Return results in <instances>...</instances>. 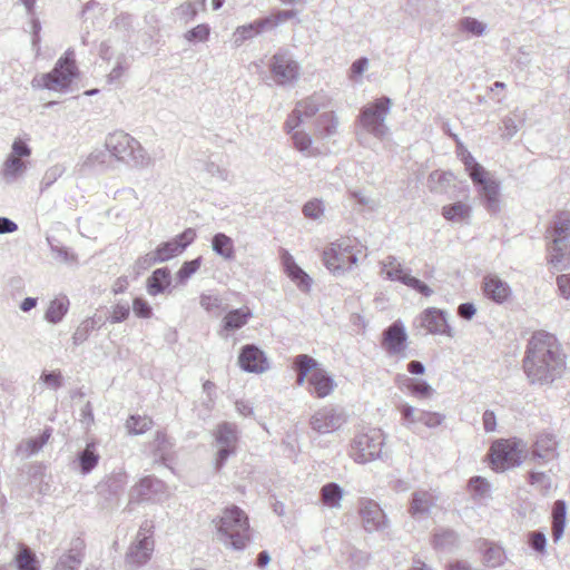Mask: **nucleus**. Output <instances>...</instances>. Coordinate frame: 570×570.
Instances as JSON below:
<instances>
[{
    "label": "nucleus",
    "instance_id": "62",
    "mask_svg": "<svg viewBox=\"0 0 570 570\" xmlns=\"http://www.w3.org/2000/svg\"><path fill=\"white\" fill-rule=\"evenodd\" d=\"M324 213L323 203L318 199L307 202L303 207V214L311 219L320 218Z\"/></svg>",
    "mask_w": 570,
    "mask_h": 570
},
{
    "label": "nucleus",
    "instance_id": "39",
    "mask_svg": "<svg viewBox=\"0 0 570 570\" xmlns=\"http://www.w3.org/2000/svg\"><path fill=\"white\" fill-rule=\"evenodd\" d=\"M212 249L216 255L226 261L235 258V248L233 239L224 233H217L212 238Z\"/></svg>",
    "mask_w": 570,
    "mask_h": 570
},
{
    "label": "nucleus",
    "instance_id": "27",
    "mask_svg": "<svg viewBox=\"0 0 570 570\" xmlns=\"http://www.w3.org/2000/svg\"><path fill=\"white\" fill-rule=\"evenodd\" d=\"M308 383L313 387L312 393L320 399L328 396L336 387L333 376L325 370H315L312 372L308 377Z\"/></svg>",
    "mask_w": 570,
    "mask_h": 570
},
{
    "label": "nucleus",
    "instance_id": "4",
    "mask_svg": "<svg viewBox=\"0 0 570 570\" xmlns=\"http://www.w3.org/2000/svg\"><path fill=\"white\" fill-rule=\"evenodd\" d=\"M462 163L476 188L482 205L488 212L498 213L500 210L499 183L490 177L485 168L469 151L462 155Z\"/></svg>",
    "mask_w": 570,
    "mask_h": 570
},
{
    "label": "nucleus",
    "instance_id": "23",
    "mask_svg": "<svg viewBox=\"0 0 570 570\" xmlns=\"http://www.w3.org/2000/svg\"><path fill=\"white\" fill-rule=\"evenodd\" d=\"M407 335L402 322L396 321L392 323L383 332V345L385 346L389 354L396 355L405 350V342Z\"/></svg>",
    "mask_w": 570,
    "mask_h": 570
},
{
    "label": "nucleus",
    "instance_id": "47",
    "mask_svg": "<svg viewBox=\"0 0 570 570\" xmlns=\"http://www.w3.org/2000/svg\"><path fill=\"white\" fill-rule=\"evenodd\" d=\"M153 421L148 416L131 415L126 426L131 434H142L151 428Z\"/></svg>",
    "mask_w": 570,
    "mask_h": 570
},
{
    "label": "nucleus",
    "instance_id": "29",
    "mask_svg": "<svg viewBox=\"0 0 570 570\" xmlns=\"http://www.w3.org/2000/svg\"><path fill=\"white\" fill-rule=\"evenodd\" d=\"M327 104L328 99L325 95L314 94L296 104L295 117L297 118V115H299L302 119L313 117L317 111L326 108Z\"/></svg>",
    "mask_w": 570,
    "mask_h": 570
},
{
    "label": "nucleus",
    "instance_id": "55",
    "mask_svg": "<svg viewBox=\"0 0 570 570\" xmlns=\"http://www.w3.org/2000/svg\"><path fill=\"white\" fill-rule=\"evenodd\" d=\"M210 28L206 23H200L185 33V39L189 42H204L208 39Z\"/></svg>",
    "mask_w": 570,
    "mask_h": 570
},
{
    "label": "nucleus",
    "instance_id": "13",
    "mask_svg": "<svg viewBox=\"0 0 570 570\" xmlns=\"http://www.w3.org/2000/svg\"><path fill=\"white\" fill-rule=\"evenodd\" d=\"M271 72L277 85L285 86L298 78L299 66L287 51H279L272 58Z\"/></svg>",
    "mask_w": 570,
    "mask_h": 570
},
{
    "label": "nucleus",
    "instance_id": "36",
    "mask_svg": "<svg viewBox=\"0 0 570 570\" xmlns=\"http://www.w3.org/2000/svg\"><path fill=\"white\" fill-rule=\"evenodd\" d=\"M102 320L100 316L94 315L91 317H87L83 320L76 328L75 333L72 334V343L75 345H81L85 343L90 334L102 326Z\"/></svg>",
    "mask_w": 570,
    "mask_h": 570
},
{
    "label": "nucleus",
    "instance_id": "26",
    "mask_svg": "<svg viewBox=\"0 0 570 570\" xmlns=\"http://www.w3.org/2000/svg\"><path fill=\"white\" fill-rule=\"evenodd\" d=\"M252 317L253 313L247 306L230 309L222 320V331L219 332V335L223 336V332H235L240 330Z\"/></svg>",
    "mask_w": 570,
    "mask_h": 570
},
{
    "label": "nucleus",
    "instance_id": "50",
    "mask_svg": "<svg viewBox=\"0 0 570 570\" xmlns=\"http://www.w3.org/2000/svg\"><path fill=\"white\" fill-rule=\"evenodd\" d=\"M524 121V114H519L518 110H514L512 116H508L503 118V137L510 139L512 138L519 130V124Z\"/></svg>",
    "mask_w": 570,
    "mask_h": 570
},
{
    "label": "nucleus",
    "instance_id": "60",
    "mask_svg": "<svg viewBox=\"0 0 570 570\" xmlns=\"http://www.w3.org/2000/svg\"><path fill=\"white\" fill-rule=\"evenodd\" d=\"M407 387L410 392L417 397H428L433 391L431 385L422 380H411Z\"/></svg>",
    "mask_w": 570,
    "mask_h": 570
},
{
    "label": "nucleus",
    "instance_id": "58",
    "mask_svg": "<svg viewBox=\"0 0 570 570\" xmlns=\"http://www.w3.org/2000/svg\"><path fill=\"white\" fill-rule=\"evenodd\" d=\"M295 16V11L293 10H278L277 12L263 18L266 22L267 30L274 29L278 24L289 20Z\"/></svg>",
    "mask_w": 570,
    "mask_h": 570
},
{
    "label": "nucleus",
    "instance_id": "51",
    "mask_svg": "<svg viewBox=\"0 0 570 570\" xmlns=\"http://www.w3.org/2000/svg\"><path fill=\"white\" fill-rule=\"evenodd\" d=\"M529 482L544 495L552 489V480L546 472H531L529 474Z\"/></svg>",
    "mask_w": 570,
    "mask_h": 570
},
{
    "label": "nucleus",
    "instance_id": "48",
    "mask_svg": "<svg viewBox=\"0 0 570 570\" xmlns=\"http://www.w3.org/2000/svg\"><path fill=\"white\" fill-rule=\"evenodd\" d=\"M66 168L61 164H56L49 167L40 181V191L43 193L52 186L65 173Z\"/></svg>",
    "mask_w": 570,
    "mask_h": 570
},
{
    "label": "nucleus",
    "instance_id": "3",
    "mask_svg": "<svg viewBox=\"0 0 570 570\" xmlns=\"http://www.w3.org/2000/svg\"><path fill=\"white\" fill-rule=\"evenodd\" d=\"M105 147L118 161L134 168H147L154 165L153 157L142 145L132 136L124 131H116L106 138Z\"/></svg>",
    "mask_w": 570,
    "mask_h": 570
},
{
    "label": "nucleus",
    "instance_id": "33",
    "mask_svg": "<svg viewBox=\"0 0 570 570\" xmlns=\"http://www.w3.org/2000/svg\"><path fill=\"white\" fill-rule=\"evenodd\" d=\"M344 490L336 482L324 484L320 490L321 502L330 509H340Z\"/></svg>",
    "mask_w": 570,
    "mask_h": 570
},
{
    "label": "nucleus",
    "instance_id": "19",
    "mask_svg": "<svg viewBox=\"0 0 570 570\" xmlns=\"http://www.w3.org/2000/svg\"><path fill=\"white\" fill-rule=\"evenodd\" d=\"M238 362L240 367L248 373H264L269 368L265 353L253 344L242 347Z\"/></svg>",
    "mask_w": 570,
    "mask_h": 570
},
{
    "label": "nucleus",
    "instance_id": "61",
    "mask_svg": "<svg viewBox=\"0 0 570 570\" xmlns=\"http://www.w3.org/2000/svg\"><path fill=\"white\" fill-rule=\"evenodd\" d=\"M132 311L135 315L140 318H150L153 316V308L150 304L141 297L134 298Z\"/></svg>",
    "mask_w": 570,
    "mask_h": 570
},
{
    "label": "nucleus",
    "instance_id": "42",
    "mask_svg": "<svg viewBox=\"0 0 570 570\" xmlns=\"http://www.w3.org/2000/svg\"><path fill=\"white\" fill-rule=\"evenodd\" d=\"M459 32L470 37H483L488 31V24L474 17H462L458 21Z\"/></svg>",
    "mask_w": 570,
    "mask_h": 570
},
{
    "label": "nucleus",
    "instance_id": "34",
    "mask_svg": "<svg viewBox=\"0 0 570 570\" xmlns=\"http://www.w3.org/2000/svg\"><path fill=\"white\" fill-rule=\"evenodd\" d=\"M27 161L22 159L9 156L6 158L2 168L1 176L7 184L17 181L27 170Z\"/></svg>",
    "mask_w": 570,
    "mask_h": 570
},
{
    "label": "nucleus",
    "instance_id": "25",
    "mask_svg": "<svg viewBox=\"0 0 570 570\" xmlns=\"http://www.w3.org/2000/svg\"><path fill=\"white\" fill-rule=\"evenodd\" d=\"M338 117L334 111L321 114L315 121V137L320 140H331L338 134Z\"/></svg>",
    "mask_w": 570,
    "mask_h": 570
},
{
    "label": "nucleus",
    "instance_id": "54",
    "mask_svg": "<svg viewBox=\"0 0 570 570\" xmlns=\"http://www.w3.org/2000/svg\"><path fill=\"white\" fill-rule=\"evenodd\" d=\"M469 488L474 499H484L489 495L490 492L489 482L481 476L472 478L469 481Z\"/></svg>",
    "mask_w": 570,
    "mask_h": 570
},
{
    "label": "nucleus",
    "instance_id": "38",
    "mask_svg": "<svg viewBox=\"0 0 570 570\" xmlns=\"http://www.w3.org/2000/svg\"><path fill=\"white\" fill-rule=\"evenodd\" d=\"M99 459L100 455L97 452L96 444L94 442L88 443L77 456L80 472L82 474L90 473L97 466Z\"/></svg>",
    "mask_w": 570,
    "mask_h": 570
},
{
    "label": "nucleus",
    "instance_id": "30",
    "mask_svg": "<svg viewBox=\"0 0 570 570\" xmlns=\"http://www.w3.org/2000/svg\"><path fill=\"white\" fill-rule=\"evenodd\" d=\"M264 19H257L248 24H243L236 28L233 33V41L235 47H240L246 40L253 39L267 30Z\"/></svg>",
    "mask_w": 570,
    "mask_h": 570
},
{
    "label": "nucleus",
    "instance_id": "12",
    "mask_svg": "<svg viewBox=\"0 0 570 570\" xmlns=\"http://www.w3.org/2000/svg\"><path fill=\"white\" fill-rule=\"evenodd\" d=\"M491 462L494 470L505 471L521 464V452L514 442L499 440L491 446Z\"/></svg>",
    "mask_w": 570,
    "mask_h": 570
},
{
    "label": "nucleus",
    "instance_id": "18",
    "mask_svg": "<svg viewBox=\"0 0 570 570\" xmlns=\"http://www.w3.org/2000/svg\"><path fill=\"white\" fill-rule=\"evenodd\" d=\"M166 484L155 476L148 475L134 488L132 497L139 501L163 502L168 498Z\"/></svg>",
    "mask_w": 570,
    "mask_h": 570
},
{
    "label": "nucleus",
    "instance_id": "57",
    "mask_svg": "<svg viewBox=\"0 0 570 570\" xmlns=\"http://www.w3.org/2000/svg\"><path fill=\"white\" fill-rule=\"evenodd\" d=\"M130 305L128 302H119L111 306L109 321L111 323H121L129 317Z\"/></svg>",
    "mask_w": 570,
    "mask_h": 570
},
{
    "label": "nucleus",
    "instance_id": "37",
    "mask_svg": "<svg viewBox=\"0 0 570 570\" xmlns=\"http://www.w3.org/2000/svg\"><path fill=\"white\" fill-rule=\"evenodd\" d=\"M434 549L443 552H450L458 547L459 535L451 529H439L433 535Z\"/></svg>",
    "mask_w": 570,
    "mask_h": 570
},
{
    "label": "nucleus",
    "instance_id": "46",
    "mask_svg": "<svg viewBox=\"0 0 570 570\" xmlns=\"http://www.w3.org/2000/svg\"><path fill=\"white\" fill-rule=\"evenodd\" d=\"M200 306L208 313L218 316L222 312L226 311L223 299L215 294L203 293L199 297Z\"/></svg>",
    "mask_w": 570,
    "mask_h": 570
},
{
    "label": "nucleus",
    "instance_id": "22",
    "mask_svg": "<svg viewBox=\"0 0 570 570\" xmlns=\"http://www.w3.org/2000/svg\"><path fill=\"white\" fill-rule=\"evenodd\" d=\"M438 497L425 490H419L412 493V500L409 513L417 520L428 518L433 508L436 507Z\"/></svg>",
    "mask_w": 570,
    "mask_h": 570
},
{
    "label": "nucleus",
    "instance_id": "40",
    "mask_svg": "<svg viewBox=\"0 0 570 570\" xmlns=\"http://www.w3.org/2000/svg\"><path fill=\"white\" fill-rule=\"evenodd\" d=\"M567 505L563 500H557L552 508V538L558 542L566 527Z\"/></svg>",
    "mask_w": 570,
    "mask_h": 570
},
{
    "label": "nucleus",
    "instance_id": "43",
    "mask_svg": "<svg viewBox=\"0 0 570 570\" xmlns=\"http://www.w3.org/2000/svg\"><path fill=\"white\" fill-rule=\"evenodd\" d=\"M69 308V299L67 297L55 298L50 302L46 311L45 318L52 324H58L62 321Z\"/></svg>",
    "mask_w": 570,
    "mask_h": 570
},
{
    "label": "nucleus",
    "instance_id": "5",
    "mask_svg": "<svg viewBox=\"0 0 570 570\" xmlns=\"http://www.w3.org/2000/svg\"><path fill=\"white\" fill-rule=\"evenodd\" d=\"M392 99L383 96L361 109L357 121L373 137L383 140L390 132L385 120L391 111Z\"/></svg>",
    "mask_w": 570,
    "mask_h": 570
},
{
    "label": "nucleus",
    "instance_id": "31",
    "mask_svg": "<svg viewBox=\"0 0 570 570\" xmlns=\"http://www.w3.org/2000/svg\"><path fill=\"white\" fill-rule=\"evenodd\" d=\"M171 277L168 267L157 268L147 279V292L151 296L163 294L170 285Z\"/></svg>",
    "mask_w": 570,
    "mask_h": 570
},
{
    "label": "nucleus",
    "instance_id": "44",
    "mask_svg": "<svg viewBox=\"0 0 570 570\" xmlns=\"http://www.w3.org/2000/svg\"><path fill=\"white\" fill-rule=\"evenodd\" d=\"M14 562L18 570H39L36 554L24 544L19 546V551L14 557Z\"/></svg>",
    "mask_w": 570,
    "mask_h": 570
},
{
    "label": "nucleus",
    "instance_id": "41",
    "mask_svg": "<svg viewBox=\"0 0 570 570\" xmlns=\"http://www.w3.org/2000/svg\"><path fill=\"white\" fill-rule=\"evenodd\" d=\"M472 208L463 202H456L442 207V216L450 222L461 223L470 218Z\"/></svg>",
    "mask_w": 570,
    "mask_h": 570
},
{
    "label": "nucleus",
    "instance_id": "11",
    "mask_svg": "<svg viewBox=\"0 0 570 570\" xmlns=\"http://www.w3.org/2000/svg\"><path fill=\"white\" fill-rule=\"evenodd\" d=\"M237 440V426L234 423L224 422L217 426L215 432V441L218 446L215 459L216 470H220L228 458L235 454Z\"/></svg>",
    "mask_w": 570,
    "mask_h": 570
},
{
    "label": "nucleus",
    "instance_id": "20",
    "mask_svg": "<svg viewBox=\"0 0 570 570\" xmlns=\"http://www.w3.org/2000/svg\"><path fill=\"white\" fill-rule=\"evenodd\" d=\"M421 326L430 334L453 337V331L448 323L446 313L436 307L426 308L420 316Z\"/></svg>",
    "mask_w": 570,
    "mask_h": 570
},
{
    "label": "nucleus",
    "instance_id": "17",
    "mask_svg": "<svg viewBox=\"0 0 570 570\" xmlns=\"http://www.w3.org/2000/svg\"><path fill=\"white\" fill-rule=\"evenodd\" d=\"M155 542L153 538H140L134 540L125 556L127 570H137L145 566L151 558Z\"/></svg>",
    "mask_w": 570,
    "mask_h": 570
},
{
    "label": "nucleus",
    "instance_id": "28",
    "mask_svg": "<svg viewBox=\"0 0 570 570\" xmlns=\"http://www.w3.org/2000/svg\"><path fill=\"white\" fill-rule=\"evenodd\" d=\"M483 289L485 295L495 303H503L511 295V289L508 283L494 275L484 277Z\"/></svg>",
    "mask_w": 570,
    "mask_h": 570
},
{
    "label": "nucleus",
    "instance_id": "16",
    "mask_svg": "<svg viewBox=\"0 0 570 570\" xmlns=\"http://www.w3.org/2000/svg\"><path fill=\"white\" fill-rule=\"evenodd\" d=\"M360 517L367 532L384 531L389 525L384 511L370 499L360 500Z\"/></svg>",
    "mask_w": 570,
    "mask_h": 570
},
{
    "label": "nucleus",
    "instance_id": "59",
    "mask_svg": "<svg viewBox=\"0 0 570 570\" xmlns=\"http://www.w3.org/2000/svg\"><path fill=\"white\" fill-rule=\"evenodd\" d=\"M417 420V423H422L428 428H436L442 424L444 415L436 412L420 410Z\"/></svg>",
    "mask_w": 570,
    "mask_h": 570
},
{
    "label": "nucleus",
    "instance_id": "6",
    "mask_svg": "<svg viewBox=\"0 0 570 570\" xmlns=\"http://www.w3.org/2000/svg\"><path fill=\"white\" fill-rule=\"evenodd\" d=\"M552 245L549 247V262L557 266L570 249V212H560L556 215L553 225L549 230Z\"/></svg>",
    "mask_w": 570,
    "mask_h": 570
},
{
    "label": "nucleus",
    "instance_id": "35",
    "mask_svg": "<svg viewBox=\"0 0 570 570\" xmlns=\"http://www.w3.org/2000/svg\"><path fill=\"white\" fill-rule=\"evenodd\" d=\"M111 155L108 149H95L80 165V171L87 173L94 169H106L109 166Z\"/></svg>",
    "mask_w": 570,
    "mask_h": 570
},
{
    "label": "nucleus",
    "instance_id": "15",
    "mask_svg": "<svg viewBox=\"0 0 570 570\" xmlns=\"http://www.w3.org/2000/svg\"><path fill=\"white\" fill-rule=\"evenodd\" d=\"M195 238V229L187 228L170 240L160 243L154 250L155 256H157L159 263L168 262L169 259L180 255Z\"/></svg>",
    "mask_w": 570,
    "mask_h": 570
},
{
    "label": "nucleus",
    "instance_id": "49",
    "mask_svg": "<svg viewBox=\"0 0 570 570\" xmlns=\"http://www.w3.org/2000/svg\"><path fill=\"white\" fill-rule=\"evenodd\" d=\"M81 553L70 550L67 554H63L59 558L53 570H77V567L81 563Z\"/></svg>",
    "mask_w": 570,
    "mask_h": 570
},
{
    "label": "nucleus",
    "instance_id": "64",
    "mask_svg": "<svg viewBox=\"0 0 570 570\" xmlns=\"http://www.w3.org/2000/svg\"><path fill=\"white\" fill-rule=\"evenodd\" d=\"M30 155L31 148L28 146V144L19 138L13 141L9 156L24 160V158L30 157Z\"/></svg>",
    "mask_w": 570,
    "mask_h": 570
},
{
    "label": "nucleus",
    "instance_id": "56",
    "mask_svg": "<svg viewBox=\"0 0 570 570\" xmlns=\"http://www.w3.org/2000/svg\"><path fill=\"white\" fill-rule=\"evenodd\" d=\"M317 362L307 354H299L294 358V368L308 375L313 370H317Z\"/></svg>",
    "mask_w": 570,
    "mask_h": 570
},
{
    "label": "nucleus",
    "instance_id": "53",
    "mask_svg": "<svg viewBox=\"0 0 570 570\" xmlns=\"http://www.w3.org/2000/svg\"><path fill=\"white\" fill-rule=\"evenodd\" d=\"M529 547L538 554L544 556L547 552V537L542 531H531L527 534Z\"/></svg>",
    "mask_w": 570,
    "mask_h": 570
},
{
    "label": "nucleus",
    "instance_id": "2",
    "mask_svg": "<svg viewBox=\"0 0 570 570\" xmlns=\"http://www.w3.org/2000/svg\"><path fill=\"white\" fill-rule=\"evenodd\" d=\"M212 523L216 529L217 540L225 547L236 551L246 548L249 541V521L239 507L225 508L220 515L212 520Z\"/></svg>",
    "mask_w": 570,
    "mask_h": 570
},
{
    "label": "nucleus",
    "instance_id": "8",
    "mask_svg": "<svg viewBox=\"0 0 570 570\" xmlns=\"http://www.w3.org/2000/svg\"><path fill=\"white\" fill-rule=\"evenodd\" d=\"M325 266L335 274H341L357 263V256L348 238L337 239L331 243L323 252Z\"/></svg>",
    "mask_w": 570,
    "mask_h": 570
},
{
    "label": "nucleus",
    "instance_id": "52",
    "mask_svg": "<svg viewBox=\"0 0 570 570\" xmlns=\"http://www.w3.org/2000/svg\"><path fill=\"white\" fill-rule=\"evenodd\" d=\"M202 257H197L193 261L183 263L178 272L176 273L177 282L185 284L200 267Z\"/></svg>",
    "mask_w": 570,
    "mask_h": 570
},
{
    "label": "nucleus",
    "instance_id": "32",
    "mask_svg": "<svg viewBox=\"0 0 570 570\" xmlns=\"http://www.w3.org/2000/svg\"><path fill=\"white\" fill-rule=\"evenodd\" d=\"M51 436V429H45L43 432L37 438H30L20 442L17 446V454L24 458H30L37 454Z\"/></svg>",
    "mask_w": 570,
    "mask_h": 570
},
{
    "label": "nucleus",
    "instance_id": "45",
    "mask_svg": "<svg viewBox=\"0 0 570 570\" xmlns=\"http://www.w3.org/2000/svg\"><path fill=\"white\" fill-rule=\"evenodd\" d=\"M295 148L303 153L306 157L317 156L320 153L312 147V137L302 130L293 131L291 135Z\"/></svg>",
    "mask_w": 570,
    "mask_h": 570
},
{
    "label": "nucleus",
    "instance_id": "1",
    "mask_svg": "<svg viewBox=\"0 0 570 570\" xmlns=\"http://www.w3.org/2000/svg\"><path fill=\"white\" fill-rule=\"evenodd\" d=\"M566 357L554 335L538 331L530 337L523 357V371L531 384L548 385L560 379Z\"/></svg>",
    "mask_w": 570,
    "mask_h": 570
},
{
    "label": "nucleus",
    "instance_id": "7",
    "mask_svg": "<svg viewBox=\"0 0 570 570\" xmlns=\"http://www.w3.org/2000/svg\"><path fill=\"white\" fill-rule=\"evenodd\" d=\"M73 57V50L68 49L57 61L55 68L50 72L42 75V86L55 91L66 90L77 75Z\"/></svg>",
    "mask_w": 570,
    "mask_h": 570
},
{
    "label": "nucleus",
    "instance_id": "63",
    "mask_svg": "<svg viewBox=\"0 0 570 570\" xmlns=\"http://www.w3.org/2000/svg\"><path fill=\"white\" fill-rule=\"evenodd\" d=\"M40 381L52 390H58L62 386V375L60 371H43L40 376Z\"/></svg>",
    "mask_w": 570,
    "mask_h": 570
},
{
    "label": "nucleus",
    "instance_id": "21",
    "mask_svg": "<svg viewBox=\"0 0 570 570\" xmlns=\"http://www.w3.org/2000/svg\"><path fill=\"white\" fill-rule=\"evenodd\" d=\"M532 459L539 464L548 463L558 458V442L556 436L550 433L540 434L531 451Z\"/></svg>",
    "mask_w": 570,
    "mask_h": 570
},
{
    "label": "nucleus",
    "instance_id": "10",
    "mask_svg": "<svg viewBox=\"0 0 570 570\" xmlns=\"http://www.w3.org/2000/svg\"><path fill=\"white\" fill-rule=\"evenodd\" d=\"M381 274L385 278L393 282H400L419 292L425 297H429L433 294L432 288H430L425 283L414 276H411L407 273H404L401 263L397 262L395 256H387L384 261L381 262Z\"/></svg>",
    "mask_w": 570,
    "mask_h": 570
},
{
    "label": "nucleus",
    "instance_id": "9",
    "mask_svg": "<svg viewBox=\"0 0 570 570\" xmlns=\"http://www.w3.org/2000/svg\"><path fill=\"white\" fill-rule=\"evenodd\" d=\"M383 441V433L380 430L358 434L352 441L350 455L357 463L371 462L380 456Z\"/></svg>",
    "mask_w": 570,
    "mask_h": 570
},
{
    "label": "nucleus",
    "instance_id": "14",
    "mask_svg": "<svg viewBox=\"0 0 570 570\" xmlns=\"http://www.w3.org/2000/svg\"><path fill=\"white\" fill-rule=\"evenodd\" d=\"M345 422L344 411L333 406H324L311 416L309 425L313 431L327 434L338 430Z\"/></svg>",
    "mask_w": 570,
    "mask_h": 570
},
{
    "label": "nucleus",
    "instance_id": "24",
    "mask_svg": "<svg viewBox=\"0 0 570 570\" xmlns=\"http://www.w3.org/2000/svg\"><path fill=\"white\" fill-rule=\"evenodd\" d=\"M282 262L284 271L291 281L295 283L301 292L308 293L313 283L309 275L296 264L294 257L287 252H284L282 255Z\"/></svg>",
    "mask_w": 570,
    "mask_h": 570
}]
</instances>
